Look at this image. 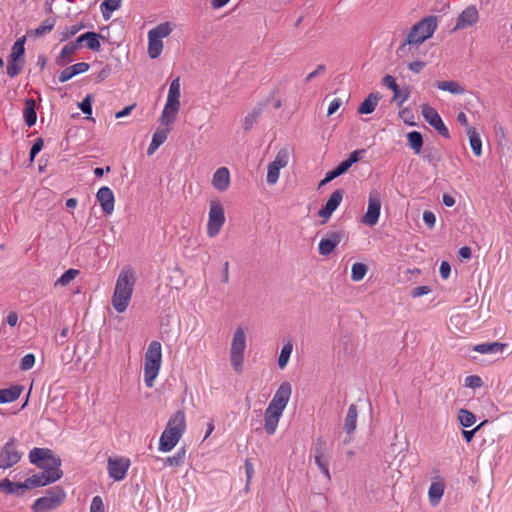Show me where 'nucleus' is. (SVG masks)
Listing matches in <instances>:
<instances>
[{
	"label": "nucleus",
	"instance_id": "774afa93",
	"mask_svg": "<svg viewBox=\"0 0 512 512\" xmlns=\"http://www.w3.org/2000/svg\"><path fill=\"white\" fill-rule=\"evenodd\" d=\"M342 104V101L339 99V98H335L333 99L330 104H329V107H328V116L334 114L340 107V105Z\"/></svg>",
	"mask_w": 512,
	"mask_h": 512
},
{
	"label": "nucleus",
	"instance_id": "9b49d317",
	"mask_svg": "<svg viewBox=\"0 0 512 512\" xmlns=\"http://www.w3.org/2000/svg\"><path fill=\"white\" fill-rule=\"evenodd\" d=\"M422 116L442 137L450 138V133L444 122L442 121L437 110L427 104L421 107Z\"/></svg>",
	"mask_w": 512,
	"mask_h": 512
},
{
	"label": "nucleus",
	"instance_id": "c756f323",
	"mask_svg": "<svg viewBox=\"0 0 512 512\" xmlns=\"http://www.w3.org/2000/svg\"><path fill=\"white\" fill-rule=\"evenodd\" d=\"M23 388L20 385H13L9 388L0 389V404L10 403L19 398Z\"/></svg>",
	"mask_w": 512,
	"mask_h": 512
},
{
	"label": "nucleus",
	"instance_id": "423d86ee",
	"mask_svg": "<svg viewBox=\"0 0 512 512\" xmlns=\"http://www.w3.org/2000/svg\"><path fill=\"white\" fill-rule=\"evenodd\" d=\"M66 493L60 486L47 490L46 494L35 500L31 509L33 512H48L57 509L65 500Z\"/></svg>",
	"mask_w": 512,
	"mask_h": 512
},
{
	"label": "nucleus",
	"instance_id": "4be33fe9",
	"mask_svg": "<svg viewBox=\"0 0 512 512\" xmlns=\"http://www.w3.org/2000/svg\"><path fill=\"white\" fill-rule=\"evenodd\" d=\"M282 412L267 407L264 412V429L268 435H273L278 427Z\"/></svg>",
	"mask_w": 512,
	"mask_h": 512
},
{
	"label": "nucleus",
	"instance_id": "603ef678",
	"mask_svg": "<svg viewBox=\"0 0 512 512\" xmlns=\"http://www.w3.org/2000/svg\"><path fill=\"white\" fill-rule=\"evenodd\" d=\"M279 175H280V170L278 168H276V166L274 167L273 165H271L269 163L268 169H267V177H266L267 183L270 185L277 183V181L279 179Z\"/></svg>",
	"mask_w": 512,
	"mask_h": 512
},
{
	"label": "nucleus",
	"instance_id": "f257e3e1",
	"mask_svg": "<svg viewBox=\"0 0 512 512\" xmlns=\"http://www.w3.org/2000/svg\"><path fill=\"white\" fill-rule=\"evenodd\" d=\"M136 277L133 269L125 266L121 269L112 296V306L118 313L126 311L132 298Z\"/></svg>",
	"mask_w": 512,
	"mask_h": 512
},
{
	"label": "nucleus",
	"instance_id": "a18cd8bd",
	"mask_svg": "<svg viewBox=\"0 0 512 512\" xmlns=\"http://www.w3.org/2000/svg\"><path fill=\"white\" fill-rule=\"evenodd\" d=\"M78 274V270L70 268L61 275L55 285L67 286Z\"/></svg>",
	"mask_w": 512,
	"mask_h": 512
},
{
	"label": "nucleus",
	"instance_id": "dca6fc26",
	"mask_svg": "<svg viewBox=\"0 0 512 512\" xmlns=\"http://www.w3.org/2000/svg\"><path fill=\"white\" fill-rule=\"evenodd\" d=\"M343 190L337 189L335 190L325 203V205L319 210V217L323 218L322 223H325L333 214V212L338 208L343 199Z\"/></svg>",
	"mask_w": 512,
	"mask_h": 512
},
{
	"label": "nucleus",
	"instance_id": "09e8293b",
	"mask_svg": "<svg viewBox=\"0 0 512 512\" xmlns=\"http://www.w3.org/2000/svg\"><path fill=\"white\" fill-rule=\"evenodd\" d=\"M315 463L319 467L321 472L325 475L327 480H330L331 476L329 472L328 463L323 460V455L319 450H317L315 454Z\"/></svg>",
	"mask_w": 512,
	"mask_h": 512
},
{
	"label": "nucleus",
	"instance_id": "680f3d73",
	"mask_svg": "<svg viewBox=\"0 0 512 512\" xmlns=\"http://www.w3.org/2000/svg\"><path fill=\"white\" fill-rule=\"evenodd\" d=\"M43 148V139L37 138L30 149V160L33 161L36 155Z\"/></svg>",
	"mask_w": 512,
	"mask_h": 512
},
{
	"label": "nucleus",
	"instance_id": "cd10ccee",
	"mask_svg": "<svg viewBox=\"0 0 512 512\" xmlns=\"http://www.w3.org/2000/svg\"><path fill=\"white\" fill-rule=\"evenodd\" d=\"M380 99L381 95L378 92L370 93L358 107V112L360 114L372 113L375 110Z\"/></svg>",
	"mask_w": 512,
	"mask_h": 512
},
{
	"label": "nucleus",
	"instance_id": "ddd939ff",
	"mask_svg": "<svg viewBox=\"0 0 512 512\" xmlns=\"http://www.w3.org/2000/svg\"><path fill=\"white\" fill-rule=\"evenodd\" d=\"M381 210V199L378 192H370L368 208L363 216V223L372 227L378 223Z\"/></svg>",
	"mask_w": 512,
	"mask_h": 512
},
{
	"label": "nucleus",
	"instance_id": "a878e982",
	"mask_svg": "<svg viewBox=\"0 0 512 512\" xmlns=\"http://www.w3.org/2000/svg\"><path fill=\"white\" fill-rule=\"evenodd\" d=\"M79 50V47L75 44L74 41L68 42L65 44L59 55L56 57V64L58 66H64L67 63L72 61L73 55Z\"/></svg>",
	"mask_w": 512,
	"mask_h": 512
},
{
	"label": "nucleus",
	"instance_id": "58836bf2",
	"mask_svg": "<svg viewBox=\"0 0 512 512\" xmlns=\"http://www.w3.org/2000/svg\"><path fill=\"white\" fill-rule=\"evenodd\" d=\"M171 32L172 28L170 26V23L165 22L149 30L148 34L152 37L162 40L163 38L169 36Z\"/></svg>",
	"mask_w": 512,
	"mask_h": 512
},
{
	"label": "nucleus",
	"instance_id": "4468645a",
	"mask_svg": "<svg viewBox=\"0 0 512 512\" xmlns=\"http://www.w3.org/2000/svg\"><path fill=\"white\" fill-rule=\"evenodd\" d=\"M130 466V461L127 458H109L108 460V474L109 477L115 481H121L126 477L127 471Z\"/></svg>",
	"mask_w": 512,
	"mask_h": 512
},
{
	"label": "nucleus",
	"instance_id": "2f4dec72",
	"mask_svg": "<svg viewBox=\"0 0 512 512\" xmlns=\"http://www.w3.org/2000/svg\"><path fill=\"white\" fill-rule=\"evenodd\" d=\"M439 90L447 91L454 95H460L465 92V89L457 81H437L435 83Z\"/></svg>",
	"mask_w": 512,
	"mask_h": 512
},
{
	"label": "nucleus",
	"instance_id": "c9c22d12",
	"mask_svg": "<svg viewBox=\"0 0 512 512\" xmlns=\"http://www.w3.org/2000/svg\"><path fill=\"white\" fill-rule=\"evenodd\" d=\"M56 25V17L51 16L41 22V24L34 30L36 37H41L53 30Z\"/></svg>",
	"mask_w": 512,
	"mask_h": 512
},
{
	"label": "nucleus",
	"instance_id": "6ab92c4d",
	"mask_svg": "<svg viewBox=\"0 0 512 512\" xmlns=\"http://www.w3.org/2000/svg\"><path fill=\"white\" fill-rule=\"evenodd\" d=\"M96 199L105 214H112L114 211L115 197L113 191L109 187H101L96 193Z\"/></svg>",
	"mask_w": 512,
	"mask_h": 512
},
{
	"label": "nucleus",
	"instance_id": "c85d7f7f",
	"mask_svg": "<svg viewBox=\"0 0 512 512\" xmlns=\"http://www.w3.org/2000/svg\"><path fill=\"white\" fill-rule=\"evenodd\" d=\"M505 344L499 342L481 343L473 346L472 350L481 354H500Z\"/></svg>",
	"mask_w": 512,
	"mask_h": 512
},
{
	"label": "nucleus",
	"instance_id": "393cba45",
	"mask_svg": "<svg viewBox=\"0 0 512 512\" xmlns=\"http://www.w3.org/2000/svg\"><path fill=\"white\" fill-rule=\"evenodd\" d=\"M89 68L90 66L86 62H79L74 65L68 66L65 69H63L59 74V82L65 83L68 80L72 79L74 76L88 71Z\"/></svg>",
	"mask_w": 512,
	"mask_h": 512
},
{
	"label": "nucleus",
	"instance_id": "20e7f679",
	"mask_svg": "<svg viewBox=\"0 0 512 512\" xmlns=\"http://www.w3.org/2000/svg\"><path fill=\"white\" fill-rule=\"evenodd\" d=\"M29 460L43 471L58 475V480L63 475L60 469L61 459L48 448H33L29 452Z\"/></svg>",
	"mask_w": 512,
	"mask_h": 512
},
{
	"label": "nucleus",
	"instance_id": "a19ab883",
	"mask_svg": "<svg viewBox=\"0 0 512 512\" xmlns=\"http://www.w3.org/2000/svg\"><path fill=\"white\" fill-rule=\"evenodd\" d=\"M458 419L461 426L465 428L472 426L476 421L475 415L466 409L459 410Z\"/></svg>",
	"mask_w": 512,
	"mask_h": 512
},
{
	"label": "nucleus",
	"instance_id": "1a4fd4ad",
	"mask_svg": "<svg viewBox=\"0 0 512 512\" xmlns=\"http://www.w3.org/2000/svg\"><path fill=\"white\" fill-rule=\"evenodd\" d=\"M25 38L18 39L11 50V54L7 60L6 72L11 78L17 76L24 66V53H25Z\"/></svg>",
	"mask_w": 512,
	"mask_h": 512
},
{
	"label": "nucleus",
	"instance_id": "473e14b6",
	"mask_svg": "<svg viewBox=\"0 0 512 512\" xmlns=\"http://www.w3.org/2000/svg\"><path fill=\"white\" fill-rule=\"evenodd\" d=\"M409 147L415 154H419L423 147V136L419 131H411L407 134Z\"/></svg>",
	"mask_w": 512,
	"mask_h": 512
},
{
	"label": "nucleus",
	"instance_id": "bf43d9fd",
	"mask_svg": "<svg viewBox=\"0 0 512 512\" xmlns=\"http://www.w3.org/2000/svg\"><path fill=\"white\" fill-rule=\"evenodd\" d=\"M89 512H105L103 500L100 496L93 497Z\"/></svg>",
	"mask_w": 512,
	"mask_h": 512
},
{
	"label": "nucleus",
	"instance_id": "f03ea898",
	"mask_svg": "<svg viewBox=\"0 0 512 512\" xmlns=\"http://www.w3.org/2000/svg\"><path fill=\"white\" fill-rule=\"evenodd\" d=\"M436 29L437 18L435 16L424 17L410 29L398 52L405 53L407 45L422 44L434 34Z\"/></svg>",
	"mask_w": 512,
	"mask_h": 512
},
{
	"label": "nucleus",
	"instance_id": "4c0bfd02",
	"mask_svg": "<svg viewBox=\"0 0 512 512\" xmlns=\"http://www.w3.org/2000/svg\"><path fill=\"white\" fill-rule=\"evenodd\" d=\"M121 5V0H104L101 5V13L105 20H108L115 10H117Z\"/></svg>",
	"mask_w": 512,
	"mask_h": 512
},
{
	"label": "nucleus",
	"instance_id": "de8ad7c7",
	"mask_svg": "<svg viewBox=\"0 0 512 512\" xmlns=\"http://www.w3.org/2000/svg\"><path fill=\"white\" fill-rule=\"evenodd\" d=\"M383 85L391 89L394 93V100H396L400 94V88L396 83V79L392 75H386L382 80Z\"/></svg>",
	"mask_w": 512,
	"mask_h": 512
},
{
	"label": "nucleus",
	"instance_id": "e2e57ef3",
	"mask_svg": "<svg viewBox=\"0 0 512 512\" xmlns=\"http://www.w3.org/2000/svg\"><path fill=\"white\" fill-rule=\"evenodd\" d=\"M430 291L431 289L428 286H417L412 289L411 296L414 298H418L430 293Z\"/></svg>",
	"mask_w": 512,
	"mask_h": 512
},
{
	"label": "nucleus",
	"instance_id": "7c9ffc66",
	"mask_svg": "<svg viewBox=\"0 0 512 512\" xmlns=\"http://www.w3.org/2000/svg\"><path fill=\"white\" fill-rule=\"evenodd\" d=\"M357 407L354 404H351L348 408L346 417H345V423H344V430L350 434L353 433L356 429V423H357Z\"/></svg>",
	"mask_w": 512,
	"mask_h": 512
},
{
	"label": "nucleus",
	"instance_id": "4d7b16f0",
	"mask_svg": "<svg viewBox=\"0 0 512 512\" xmlns=\"http://www.w3.org/2000/svg\"><path fill=\"white\" fill-rule=\"evenodd\" d=\"M35 364V356L32 353L26 354L20 363V368L24 371L30 370Z\"/></svg>",
	"mask_w": 512,
	"mask_h": 512
},
{
	"label": "nucleus",
	"instance_id": "412c9836",
	"mask_svg": "<svg viewBox=\"0 0 512 512\" xmlns=\"http://www.w3.org/2000/svg\"><path fill=\"white\" fill-rule=\"evenodd\" d=\"M445 491V481L440 477H435L432 479L430 487L428 489V499L429 503L432 506H437L444 495Z\"/></svg>",
	"mask_w": 512,
	"mask_h": 512
},
{
	"label": "nucleus",
	"instance_id": "69168bd1",
	"mask_svg": "<svg viewBox=\"0 0 512 512\" xmlns=\"http://www.w3.org/2000/svg\"><path fill=\"white\" fill-rule=\"evenodd\" d=\"M325 70H326V67L323 64L318 65L317 68L313 72L309 73L306 76L305 81L310 82L315 77L323 74L325 72Z\"/></svg>",
	"mask_w": 512,
	"mask_h": 512
},
{
	"label": "nucleus",
	"instance_id": "864d4df0",
	"mask_svg": "<svg viewBox=\"0 0 512 512\" xmlns=\"http://www.w3.org/2000/svg\"><path fill=\"white\" fill-rule=\"evenodd\" d=\"M185 458V450H179L175 455L167 458V463L169 466H179L184 463Z\"/></svg>",
	"mask_w": 512,
	"mask_h": 512
},
{
	"label": "nucleus",
	"instance_id": "b1692460",
	"mask_svg": "<svg viewBox=\"0 0 512 512\" xmlns=\"http://www.w3.org/2000/svg\"><path fill=\"white\" fill-rule=\"evenodd\" d=\"M213 187L220 191H226L230 185V172L226 167L218 168L212 178Z\"/></svg>",
	"mask_w": 512,
	"mask_h": 512
},
{
	"label": "nucleus",
	"instance_id": "72a5a7b5",
	"mask_svg": "<svg viewBox=\"0 0 512 512\" xmlns=\"http://www.w3.org/2000/svg\"><path fill=\"white\" fill-rule=\"evenodd\" d=\"M23 116H24L25 123L27 124L28 127H32L33 125H35L36 120H37V114H36V110H35L34 100L26 101V105H25V108L23 111Z\"/></svg>",
	"mask_w": 512,
	"mask_h": 512
},
{
	"label": "nucleus",
	"instance_id": "49530a36",
	"mask_svg": "<svg viewBox=\"0 0 512 512\" xmlns=\"http://www.w3.org/2000/svg\"><path fill=\"white\" fill-rule=\"evenodd\" d=\"M19 489H25L23 483H13L9 479L0 482V490H5L9 494H15Z\"/></svg>",
	"mask_w": 512,
	"mask_h": 512
},
{
	"label": "nucleus",
	"instance_id": "2eb2a0df",
	"mask_svg": "<svg viewBox=\"0 0 512 512\" xmlns=\"http://www.w3.org/2000/svg\"><path fill=\"white\" fill-rule=\"evenodd\" d=\"M343 238L342 231H331L326 234V237L321 239L318 245L319 254L322 256H328L331 254L336 246L341 242Z\"/></svg>",
	"mask_w": 512,
	"mask_h": 512
},
{
	"label": "nucleus",
	"instance_id": "aec40b11",
	"mask_svg": "<svg viewBox=\"0 0 512 512\" xmlns=\"http://www.w3.org/2000/svg\"><path fill=\"white\" fill-rule=\"evenodd\" d=\"M58 480V475L49 474V472L42 471L40 473L34 474L23 482V486L25 489H30L34 487H42L47 484L56 482Z\"/></svg>",
	"mask_w": 512,
	"mask_h": 512
},
{
	"label": "nucleus",
	"instance_id": "a211bd4d",
	"mask_svg": "<svg viewBox=\"0 0 512 512\" xmlns=\"http://www.w3.org/2000/svg\"><path fill=\"white\" fill-rule=\"evenodd\" d=\"M479 13L474 5L466 7L457 17V22L454 30L465 29L477 23Z\"/></svg>",
	"mask_w": 512,
	"mask_h": 512
},
{
	"label": "nucleus",
	"instance_id": "338daca9",
	"mask_svg": "<svg viewBox=\"0 0 512 512\" xmlns=\"http://www.w3.org/2000/svg\"><path fill=\"white\" fill-rule=\"evenodd\" d=\"M440 275L443 279H447L451 273L450 264L447 261H442L439 269Z\"/></svg>",
	"mask_w": 512,
	"mask_h": 512
},
{
	"label": "nucleus",
	"instance_id": "7ed1b4c3",
	"mask_svg": "<svg viewBox=\"0 0 512 512\" xmlns=\"http://www.w3.org/2000/svg\"><path fill=\"white\" fill-rule=\"evenodd\" d=\"M162 363V347L159 341H151L144 357V382L148 388L154 386Z\"/></svg>",
	"mask_w": 512,
	"mask_h": 512
},
{
	"label": "nucleus",
	"instance_id": "5fc2aeb1",
	"mask_svg": "<svg viewBox=\"0 0 512 512\" xmlns=\"http://www.w3.org/2000/svg\"><path fill=\"white\" fill-rule=\"evenodd\" d=\"M399 116L400 118L403 120V122L409 126H414L415 125V122H414V115H413V112L411 109L409 108H403L400 112H399Z\"/></svg>",
	"mask_w": 512,
	"mask_h": 512
},
{
	"label": "nucleus",
	"instance_id": "5701e85b",
	"mask_svg": "<svg viewBox=\"0 0 512 512\" xmlns=\"http://www.w3.org/2000/svg\"><path fill=\"white\" fill-rule=\"evenodd\" d=\"M100 38L101 36L98 33L89 31L80 35L74 42L79 49L83 44H85L88 49L92 51H99L101 47Z\"/></svg>",
	"mask_w": 512,
	"mask_h": 512
},
{
	"label": "nucleus",
	"instance_id": "9d476101",
	"mask_svg": "<svg viewBox=\"0 0 512 512\" xmlns=\"http://www.w3.org/2000/svg\"><path fill=\"white\" fill-rule=\"evenodd\" d=\"M22 453L16 449V439H9L0 451V468L8 469L17 464Z\"/></svg>",
	"mask_w": 512,
	"mask_h": 512
},
{
	"label": "nucleus",
	"instance_id": "bb28decb",
	"mask_svg": "<svg viewBox=\"0 0 512 512\" xmlns=\"http://www.w3.org/2000/svg\"><path fill=\"white\" fill-rule=\"evenodd\" d=\"M166 428L176 429L180 434L183 435L186 429V416L183 410L176 411L170 416Z\"/></svg>",
	"mask_w": 512,
	"mask_h": 512
},
{
	"label": "nucleus",
	"instance_id": "3c124183",
	"mask_svg": "<svg viewBox=\"0 0 512 512\" xmlns=\"http://www.w3.org/2000/svg\"><path fill=\"white\" fill-rule=\"evenodd\" d=\"M168 127L169 126H166V128H158L153 134L152 140L159 146H161L167 139L169 133Z\"/></svg>",
	"mask_w": 512,
	"mask_h": 512
},
{
	"label": "nucleus",
	"instance_id": "79ce46f5",
	"mask_svg": "<svg viewBox=\"0 0 512 512\" xmlns=\"http://www.w3.org/2000/svg\"><path fill=\"white\" fill-rule=\"evenodd\" d=\"M367 273V266L363 263H354L351 269V279L355 282L361 281Z\"/></svg>",
	"mask_w": 512,
	"mask_h": 512
},
{
	"label": "nucleus",
	"instance_id": "052dcab7",
	"mask_svg": "<svg viewBox=\"0 0 512 512\" xmlns=\"http://www.w3.org/2000/svg\"><path fill=\"white\" fill-rule=\"evenodd\" d=\"M364 153V149L355 150L352 153H350L349 157L344 161L348 163V165L351 167L353 164L357 163L360 160L361 155H363Z\"/></svg>",
	"mask_w": 512,
	"mask_h": 512
},
{
	"label": "nucleus",
	"instance_id": "f704fd0d",
	"mask_svg": "<svg viewBox=\"0 0 512 512\" xmlns=\"http://www.w3.org/2000/svg\"><path fill=\"white\" fill-rule=\"evenodd\" d=\"M163 50V42L160 39L152 37L148 34V54L151 59H156L160 56Z\"/></svg>",
	"mask_w": 512,
	"mask_h": 512
},
{
	"label": "nucleus",
	"instance_id": "e433bc0d",
	"mask_svg": "<svg viewBox=\"0 0 512 512\" xmlns=\"http://www.w3.org/2000/svg\"><path fill=\"white\" fill-rule=\"evenodd\" d=\"M293 351V343L292 340H288L282 347L279 358H278V366L280 369H284L291 357Z\"/></svg>",
	"mask_w": 512,
	"mask_h": 512
},
{
	"label": "nucleus",
	"instance_id": "13d9d810",
	"mask_svg": "<svg viewBox=\"0 0 512 512\" xmlns=\"http://www.w3.org/2000/svg\"><path fill=\"white\" fill-rule=\"evenodd\" d=\"M483 384L482 379L477 375H470L465 378V386L469 388H479Z\"/></svg>",
	"mask_w": 512,
	"mask_h": 512
},
{
	"label": "nucleus",
	"instance_id": "f8f14e48",
	"mask_svg": "<svg viewBox=\"0 0 512 512\" xmlns=\"http://www.w3.org/2000/svg\"><path fill=\"white\" fill-rule=\"evenodd\" d=\"M291 394V384L288 381L282 382L273 395L272 400L268 404V407L283 413L287 404L289 403Z\"/></svg>",
	"mask_w": 512,
	"mask_h": 512
},
{
	"label": "nucleus",
	"instance_id": "39448f33",
	"mask_svg": "<svg viewBox=\"0 0 512 512\" xmlns=\"http://www.w3.org/2000/svg\"><path fill=\"white\" fill-rule=\"evenodd\" d=\"M180 109V80L174 79L169 87L167 100L160 116V123L170 126L176 120Z\"/></svg>",
	"mask_w": 512,
	"mask_h": 512
},
{
	"label": "nucleus",
	"instance_id": "6e6552de",
	"mask_svg": "<svg viewBox=\"0 0 512 512\" xmlns=\"http://www.w3.org/2000/svg\"><path fill=\"white\" fill-rule=\"evenodd\" d=\"M225 221L226 217L222 203L218 199L211 200L209 203L207 236L209 238L216 237L220 233Z\"/></svg>",
	"mask_w": 512,
	"mask_h": 512
},
{
	"label": "nucleus",
	"instance_id": "0e129e2a",
	"mask_svg": "<svg viewBox=\"0 0 512 512\" xmlns=\"http://www.w3.org/2000/svg\"><path fill=\"white\" fill-rule=\"evenodd\" d=\"M423 221H424V223L428 227L432 228L435 225L436 217H435L433 212H431V211H424V213H423Z\"/></svg>",
	"mask_w": 512,
	"mask_h": 512
},
{
	"label": "nucleus",
	"instance_id": "c03bdc74",
	"mask_svg": "<svg viewBox=\"0 0 512 512\" xmlns=\"http://www.w3.org/2000/svg\"><path fill=\"white\" fill-rule=\"evenodd\" d=\"M262 113V108H255L252 112L245 116L243 120V128L245 130H249L252 128L253 124L260 117Z\"/></svg>",
	"mask_w": 512,
	"mask_h": 512
},
{
	"label": "nucleus",
	"instance_id": "f3484780",
	"mask_svg": "<svg viewBox=\"0 0 512 512\" xmlns=\"http://www.w3.org/2000/svg\"><path fill=\"white\" fill-rule=\"evenodd\" d=\"M180 434L176 429L165 428L159 439V450L161 452L171 451L181 439Z\"/></svg>",
	"mask_w": 512,
	"mask_h": 512
},
{
	"label": "nucleus",
	"instance_id": "0eeeda50",
	"mask_svg": "<svg viewBox=\"0 0 512 512\" xmlns=\"http://www.w3.org/2000/svg\"><path fill=\"white\" fill-rule=\"evenodd\" d=\"M246 346L245 331L243 328L238 327L233 333L230 347V362L236 373H241L243 370Z\"/></svg>",
	"mask_w": 512,
	"mask_h": 512
},
{
	"label": "nucleus",
	"instance_id": "8fccbe9b",
	"mask_svg": "<svg viewBox=\"0 0 512 512\" xmlns=\"http://www.w3.org/2000/svg\"><path fill=\"white\" fill-rule=\"evenodd\" d=\"M274 167L278 168L279 170L281 168H284L288 164V155L285 150H281L277 153L275 159L270 163Z\"/></svg>",
	"mask_w": 512,
	"mask_h": 512
},
{
	"label": "nucleus",
	"instance_id": "ea45409f",
	"mask_svg": "<svg viewBox=\"0 0 512 512\" xmlns=\"http://www.w3.org/2000/svg\"><path fill=\"white\" fill-rule=\"evenodd\" d=\"M468 135L470 146L473 153L476 156H480L482 154V141L479 134L475 131V129H469Z\"/></svg>",
	"mask_w": 512,
	"mask_h": 512
},
{
	"label": "nucleus",
	"instance_id": "37998d69",
	"mask_svg": "<svg viewBox=\"0 0 512 512\" xmlns=\"http://www.w3.org/2000/svg\"><path fill=\"white\" fill-rule=\"evenodd\" d=\"M84 28V24L82 23H76L71 26L66 27L61 33L60 40L66 41L73 36H75L79 31H81Z\"/></svg>",
	"mask_w": 512,
	"mask_h": 512
},
{
	"label": "nucleus",
	"instance_id": "6e6d98bb",
	"mask_svg": "<svg viewBox=\"0 0 512 512\" xmlns=\"http://www.w3.org/2000/svg\"><path fill=\"white\" fill-rule=\"evenodd\" d=\"M79 108L89 118V116L92 114V96L87 95L79 104Z\"/></svg>",
	"mask_w": 512,
	"mask_h": 512
}]
</instances>
